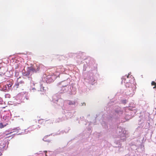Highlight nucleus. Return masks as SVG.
I'll return each mask as SVG.
<instances>
[{
  "mask_svg": "<svg viewBox=\"0 0 156 156\" xmlns=\"http://www.w3.org/2000/svg\"><path fill=\"white\" fill-rule=\"evenodd\" d=\"M39 70V68L38 67H37L36 69L34 67H31L30 69V70L33 72L36 73L37 72V71H38Z\"/></svg>",
  "mask_w": 156,
  "mask_h": 156,
  "instance_id": "obj_1",
  "label": "nucleus"
},
{
  "mask_svg": "<svg viewBox=\"0 0 156 156\" xmlns=\"http://www.w3.org/2000/svg\"><path fill=\"white\" fill-rule=\"evenodd\" d=\"M68 104L69 105H75L76 104V102L74 101H69Z\"/></svg>",
  "mask_w": 156,
  "mask_h": 156,
  "instance_id": "obj_2",
  "label": "nucleus"
},
{
  "mask_svg": "<svg viewBox=\"0 0 156 156\" xmlns=\"http://www.w3.org/2000/svg\"><path fill=\"white\" fill-rule=\"evenodd\" d=\"M126 87H129L130 86H131L132 84L131 83H127L125 85Z\"/></svg>",
  "mask_w": 156,
  "mask_h": 156,
  "instance_id": "obj_3",
  "label": "nucleus"
},
{
  "mask_svg": "<svg viewBox=\"0 0 156 156\" xmlns=\"http://www.w3.org/2000/svg\"><path fill=\"white\" fill-rule=\"evenodd\" d=\"M41 91H45L46 90L44 89V87L42 85H41Z\"/></svg>",
  "mask_w": 156,
  "mask_h": 156,
  "instance_id": "obj_4",
  "label": "nucleus"
},
{
  "mask_svg": "<svg viewBox=\"0 0 156 156\" xmlns=\"http://www.w3.org/2000/svg\"><path fill=\"white\" fill-rule=\"evenodd\" d=\"M151 85L152 86L156 85V83L154 81H153L151 83Z\"/></svg>",
  "mask_w": 156,
  "mask_h": 156,
  "instance_id": "obj_5",
  "label": "nucleus"
},
{
  "mask_svg": "<svg viewBox=\"0 0 156 156\" xmlns=\"http://www.w3.org/2000/svg\"><path fill=\"white\" fill-rule=\"evenodd\" d=\"M151 85L152 86L156 85V83L154 81H153L151 83Z\"/></svg>",
  "mask_w": 156,
  "mask_h": 156,
  "instance_id": "obj_6",
  "label": "nucleus"
},
{
  "mask_svg": "<svg viewBox=\"0 0 156 156\" xmlns=\"http://www.w3.org/2000/svg\"><path fill=\"white\" fill-rule=\"evenodd\" d=\"M4 126L3 125V124L2 123H0V128H3Z\"/></svg>",
  "mask_w": 156,
  "mask_h": 156,
  "instance_id": "obj_7",
  "label": "nucleus"
},
{
  "mask_svg": "<svg viewBox=\"0 0 156 156\" xmlns=\"http://www.w3.org/2000/svg\"><path fill=\"white\" fill-rule=\"evenodd\" d=\"M12 84H7V86H8V87H11L12 86Z\"/></svg>",
  "mask_w": 156,
  "mask_h": 156,
  "instance_id": "obj_8",
  "label": "nucleus"
},
{
  "mask_svg": "<svg viewBox=\"0 0 156 156\" xmlns=\"http://www.w3.org/2000/svg\"><path fill=\"white\" fill-rule=\"evenodd\" d=\"M44 152L45 153V156H47V154H46V153H47V151H44Z\"/></svg>",
  "mask_w": 156,
  "mask_h": 156,
  "instance_id": "obj_9",
  "label": "nucleus"
},
{
  "mask_svg": "<svg viewBox=\"0 0 156 156\" xmlns=\"http://www.w3.org/2000/svg\"><path fill=\"white\" fill-rule=\"evenodd\" d=\"M153 89H155L156 88V85L154 86V87H153Z\"/></svg>",
  "mask_w": 156,
  "mask_h": 156,
  "instance_id": "obj_10",
  "label": "nucleus"
},
{
  "mask_svg": "<svg viewBox=\"0 0 156 156\" xmlns=\"http://www.w3.org/2000/svg\"><path fill=\"white\" fill-rule=\"evenodd\" d=\"M129 74L128 75H127V76H126L127 77V78H129Z\"/></svg>",
  "mask_w": 156,
  "mask_h": 156,
  "instance_id": "obj_11",
  "label": "nucleus"
},
{
  "mask_svg": "<svg viewBox=\"0 0 156 156\" xmlns=\"http://www.w3.org/2000/svg\"><path fill=\"white\" fill-rule=\"evenodd\" d=\"M86 105V104L85 103H84L82 105Z\"/></svg>",
  "mask_w": 156,
  "mask_h": 156,
  "instance_id": "obj_12",
  "label": "nucleus"
},
{
  "mask_svg": "<svg viewBox=\"0 0 156 156\" xmlns=\"http://www.w3.org/2000/svg\"><path fill=\"white\" fill-rule=\"evenodd\" d=\"M86 105V104L85 103H84L82 105Z\"/></svg>",
  "mask_w": 156,
  "mask_h": 156,
  "instance_id": "obj_13",
  "label": "nucleus"
}]
</instances>
